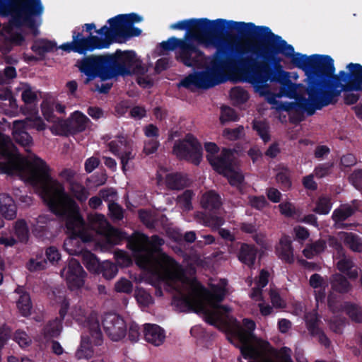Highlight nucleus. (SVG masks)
Returning <instances> with one entry per match:
<instances>
[{
	"mask_svg": "<svg viewBox=\"0 0 362 362\" xmlns=\"http://www.w3.org/2000/svg\"><path fill=\"white\" fill-rule=\"evenodd\" d=\"M139 218L141 222L149 229H155L156 225V218L149 211L140 209L139 211Z\"/></svg>",
	"mask_w": 362,
	"mask_h": 362,
	"instance_id": "57",
	"label": "nucleus"
},
{
	"mask_svg": "<svg viewBox=\"0 0 362 362\" xmlns=\"http://www.w3.org/2000/svg\"><path fill=\"white\" fill-rule=\"evenodd\" d=\"M185 38L180 39L176 37H170L166 41L160 43V48L164 51L178 52L183 45Z\"/></svg>",
	"mask_w": 362,
	"mask_h": 362,
	"instance_id": "52",
	"label": "nucleus"
},
{
	"mask_svg": "<svg viewBox=\"0 0 362 362\" xmlns=\"http://www.w3.org/2000/svg\"><path fill=\"white\" fill-rule=\"evenodd\" d=\"M228 25V34L231 40L245 52L244 54L251 53L257 59L274 54L284 57L290 49V44L274 33L269 27L231 20H229Z\"/></svg>",
	"mask_w": 362,
	"mask_h": 362,
	"instance_id": "3",
	"label": "nucleus"
},
{
	"mask_svg": "<svg viewBox=\"0 0 362 362\" xmlns=\"http://www.w3.org/2000/svg\"><path fill=\"white\" fill-rule=\"evenodd\" d=\"M209 47L216 48L209 67L189 74L180 81V86L187 89L192 86L208 89L224 82L226 71L238 69L237 57L244 55L245 52L231 40L230 36L218 40L215 44H209Z\"/></svg>",
	"mask_w": 362,
	"mask_h": 362,
	"instance_id": "2",
	"label": "nucleus"
},
{
	"mask_svg": "<svg viewBox=\"0 0 362 362\" xmlns=\"http://www.w3.org/2000/svg\"><path fill=\"white\" fill-rule=\"evenodd\" d=\"M13 230L17 240L26 244L29 240L30 231L28 223L25 219L20 218L13 223Z\"/></svg>",
	"mask_w": 362,
	"mask_h": 362,
	"instance_id": "36",
	"label": "nucleus"
},
{
	"mask_svg": "<svg viewBox=\"0 0 362 362\" xmlns=\"http://www.w3.org/2000/svg\"><path fill=\"white\" fill-rule=\"evenodd\" d=\"M13 340L22 348L28 346L31 343V339L27 333L20 329L15 332Z\"/></svg>",
	"mask_w": 362,
	"mask_h": 362,
	"instance_id": "63",
	"label": "nucleus"
},
{
	"mask_svg": "<svg viewBox=\"0 0 362 362\" xmlns=\"http://www.w3.org/2000/svg\"><path fill=\"white\" fill-rule=\"evenodd\" d=\"M61 274L65 277L68 288L71 291L83 287L87 276L80 262L74 258H71L67 267L61 271Z\"/></svg>",
	"mask_w": 362,
	"mask_h": 362,
	"instance_id": "15",
	"label": "nucleus"
},
{
	"mask_svg": "<svg viewBox=\"0 0 362 362\" xmlns=\"http://www.w3.org/2000/svg\"><path fill=\"white\" fill-rule=\"evenodd\" d=\"M247 342H242L243 345L240 348V352L245 359L257 361L260 357V352L257 349Z\"/></svg>",
	"mask_w": 362,
	"mask_h": 362,
	"instance_id": "55",
	"label": "nucleus"
},
{
	"mask_svg": "<svg viewBox=\"0 0 362 362\" xmlns=\"http://www.w3.org/2000/svg\"><path fill=\"white\" fill-rule=\"evenodd\" d=\"M319 319L316 314L308 313L305 315V324L310 334H316V332L321 329L318 325Z\"/></svg>",
	"mask_w": 362,
	"mask_h": 362,
	"instance_id": "61",
	"label": "nucleus"
},
{
	"mask_svg": "<svg viewBox=\"0 0 362 362\" xmlns=\"http://www.w3.org/2000/svg\"><path fill=\"white\" fill-rule=\"evenodd\" d=\"M52 220L47 215H40L36 218V223L33 227V233L37 238L45 240L53 237L51 230Z\"/></svg>",
	"mask_w": 362,
	"mask_h": 362,
	"instance_id": "22",
	"label": "nucleus"
},
{
	"mask_svg": "<svg viewBox=\"0 0 362 362\" xmlns=\"http://www.w3.org/2000/svg\"><path fill=\"white\" fill-rule=\"evenodd\" d=\"M357 210V207L351 206L348 204H341L339 207L334 210L332 219L335 225L341 224L349 217L353 216Z\"/></svg>",
	"mask_w": 362,
	"mask_h": 362,
	"instance_id": "32",
	"label": "nucleus"
},
{
	"mask_svg": "<svg viewBox=\"0 0 362 362\" xmlns=\"http://www.w3.org/2000/svg\"><path fill=\"white\" fill-rule=\"evenodd\" d=\"M144 335L147 342L155 346L163 344L165 337L164 330L156 324H145Z\"/></svg>",
	"mask_w": 362,
	"mask_h": 362,
	"instance_id": "23",
	"label": "nucleus"
},
{
	"mask_svg": "<svg viewBox=\"0 0 362 362\" xmlns=\"http://www.w3.org/2000/svg\"><path fill=\"white\" fill-rule=\"evenodd\" d=\"M117 55L122 59L129 58L128 62H124V64H122L127 69V74H119V76H130L133 74L144 75L146 72L147 69L143 66L141 61L136 59V54L134 51H121L117 49Z\"/></svg>",
	"mask_w": 362,
	"mask_h": 362,
	"instance_id": "21",
	"label": "nucleus"
},
{
	"mask_svg": "<svg viewBox=\"0 0 362 362\" xmlns=\"http://www.w3.org/2000/svg\"><path fill=\"white\" fill-rule=\"evenodd\" d=\"M71 33L72 40L63 43L59 47V49L67 53L74 52L83 55L91 52L88 37L83 35L80 27H76Z\"/></svg>",
	"mask_w": 362,
	"mask_h": 362,
	"instance_id": "18",
	"label": "nucleus"
},
{
	"mask_svg": "<svg viewBox=\"0 0 362 362\" xmlns=\"http://www.w3.org/2000/svg\"><path fill=\"white\" fill-rule=\"evenodd\" d=\"M276 179L283 191H287L291 188L292 182L290 171L288 168H284L279 172L276 175Z\"/></svg>",
	"mask_w": 362,
	"mask_h": 362,
	"instance_id": "54",
	"label": "nucleus"
},
{
	"mask_svg": "<svg viewBox=\"0 0 362 362\" xmlns=\"http://www.w3.org/2000/svg\"><path fill=\"white\" fill-rule=\"evenodd\" d=\"M109 216L113 221H121L124 217L122 207L115 202L108 204Z\"/></svg>",
	"mask_w": 362,
	"mask_h": 362,
	"instance_id": "60",
	"label": "nucleus"
},
{
	"mask_svg": "<svg viewBox=\"0 0 362 362\" xmlns=\"http://www.w3.org/2000/svg\"><path fill=\"white\" fill-rule=\"evenodd\" d=\"M17 208L13 198L8 194H0V213L7 220L16 217Z\"/></svg>",
	"mask_w": 362,
	"mask_h": 362,
	"instance_id": "28",
	"label": "nucleus"
},
{
	"mask_svg": "<svg viewBox=\"0 0 362 362\" xmlns=\"http://www.w3.org/2000/svg\"><path fill=\"white\" fill-rule=\"evenodd\" d=\"M87 326L92 342L95 346L101 345L103 341V337L99 320L96 317L91 316L87 320Z\"/></svg>",
	"mask_w": 362,
	"mask_h": 362,
	"instance_id": "34",
	"label": "nucleus"
},
{
	"mask_svg": "<svg viewBox=\"0 0 362 362\" xmlns=\"http://www.w3.org/2000/svg\"><path fill=\"white\" fill-rule=\"evenodd\" d=\"M341 93V89L329 90L318 88L312 93L310 86H308V99L300 96L296 98L295 102L281 103L280 108L286 112L300 110L306 112L308 115H313L316 110H321L329 105H335Z\"/></svg>",
	"mask_w": 362,
	"mask_h": 362,
	"instance_id": "10",
	"label": "nucleus"
},
{
	"mask_svg": "<svg viewBox=\"0 0 362 362\" xmlns=\"http://www.w3.org/2000/svg\"><path fill=\"white\" fill-rule=\"evenodd\" d=\"M16 292L20 294L16 301V306L22 316L28 317L31 314L33 304L29 293L23 291L22 288H17Z\"/></svg>",
	"mask_w": 362,
	"mask_h": 362,
	"instance_id": "33",
	"label": "nucleus"
},
{
	"mask_svg": "<svg viewBox=\"0 0 362 362\" xmlns=\"http://www.w3.org/2000/svg\"><path fill=\"white\" fill-rule=\"evenodd\" d=\"M200 204L205 212L209 214L210 222L216 226H220L223 221L217 216L222 205L220 195L214 190L204 193L201 197Z\"/></svg>",
	"mask_w": 362,
	"mask_h": 362,
	"instance_id": "16",
	"label": "nucleus"
},
{
	"mask_svg": "<svg viewBox=\"0 0 362 362\" xmlns=\"http://www.w3.org/2000/svg\"><path fill=\"white\" fill-rule=\"evenodd\" d=\"M332 207L331 198L327 195H322L317 199L315 206L313 211L320 215H327L330 212Z\"/></svg>",
	"mask_w": 362,
	"mask_h": 362,
	"instance_id": "43",
	"label": "nucleus"
},
{
	"mask_svg": "<svg viewBox=\"0 0 362 362\" xmlns=\"http://www.w3.org/2000/svg\"><path fill=\"white\" fill-rule=\"evenodd\" d=\"M44 6L41 0H0V16L10 17L4 30L9 33L13 28H27L34 36L40 34Z\"/></svg>",
	"mask_w": 362,
	"mask_h": 362,
	"instance_id": "5",
	"label": "nucleus"
},
{
	"mask_svg": "<svg viewBox=\"0 0 362 362\" xmlns=\"http://www.w3.org/2000/svg\"><path fill=\"white\" fill-rule=\"evenodd\" d=\"M165 183L170 189L180 190L189 186V181L186 175L175 173L166 175Z\"/></svg>",
	"mask_w": 362,
	"mask_h": 362,
	"instance_id": "30",
	"label": "nucleus"
},
{
	"mask_svg": "<svg viewBox=\"0 0 362 362\" xmlns=\"http://www.w3.org/2000/svg\"><path fill=\"white\" fill-rule=\"evenodd\" d=\"M330 284L332 290L341 293H347L351 288V284L347 279L338 273L331 276Z\"/></svg>",
	"mask_w": 362,
	"mask_h": 362,
	"instance_id": "38",
	"label": "nucleus"
},
{
	"mask_svg": "<svg viewBox=\"0 0 362 362\" xmlns=\"http://www.w3.org/2000/svg\"><path fill=\"white\" fill-rule=\"evenodd\" d=\"M12 136L13 140L22 146H29L33 143V138L25 131V123L22 121L13 122Z\"/></svg>",
	"mask_w": 362,
	"mask_h": 362,
	"instance_id": "26",
	"label": "nucleus"
},
{
	"mask_svg": "<svg viewBox=\"0 0 362 362\" xmlns=\"http://www.w3.org/2000/svg\"><path fill=\"white\" fill-rule=\"evenodd\" d=\"M221 123L226 122H235L238 119V115L234 109L228 107L223 106L221 108V115L220 117Z\"/></svg>",
	"mask_w": 362,
	"mask_h": 362,
	"instance_id": "64",
	"label": "nucleus"
},
{
	"mask_svg": "<svg viewBox=\"0 0 362 362\" xmlns=\"http://www.w3.org/2000/svg\"><path fill=\"white\" fill-rule=\"evenodd\" d=\"M141 34V30L134 25L119 26V40L125 42L132 37H138Z\"/></svg>",
	"mask_w": 362,
	"mask_h": 362,
	"instance_id": "45",
	"label": "nucleus"
},
{
	"mask_svg": "<svg viewBox=\"0 0 362 362\" xmlns=\"http://www.w3.org/2000/svg\"><path fill=\"white\" fill-rule=\"evenodd\" d=\"M173 153L179 160H185L198 165L202 158V147L195 137L191 134H187L185 139L175 142Z\"/></svg>",
	"mask_w": 362,
	"mask_h": 362,
	"instance_id": "12",
	"label": "nucleus"
},
{
	"mask_svg": "<svg viewBox=\"0 0 362 362\" xmlns=\"http://www.w3.org/2000/svg\"><path fill=\"white\" fill-rule=\"evenodd\" d=\"M47 259L42 256L38 257L35 259L31 258L27 263V269L31 272H37L45 269L47 267Z\"/></svg>",
	"mask_w": 362,
	"mask_h": 362,
	"instance_id": "59",
	"label": "nucleus"
},
{
	"mask_svg": "<svg viewBox=\"0 0 362 362\" xmlns=\"http://www.w3.org/2000/svg\"><path fill=\"white\" fill-rule=\"evenodd\" d=\"M198 303H201L189 296L173 298V304L180 312H195L196 310H194V306L195 305L198 306Z\"/></svg>",
	"mask_w": 362,
	"mask_h": 362,
	"instance_id": "40",
	"label": "nucleus"
},
{
	"mask_svg": "<svg viewBox=\"0 0 362 362\" xmlns=\"http://www.w3.org/2000/svg\"><path fill=\"white\" fill-rule=\"evenodd\" d=\"M206 159L213 169L220 175H226L234 167L233 151L223 148L218 156H207Z\"/></svg>",
	"mask_w": 362,
	"mask_h": 362,
	"instance_id": "20",
	"label": "nucleus"
},
{
	"mask_svg": "<svg viewBox=\"0 0 362 362\" xmlns=\"http://www.w3.org/2000/svg\"><path fill=\"white\" fill-rule=\"evenodd\" d=\"M93 350L91 342L88 338L82 337L79 348L77 349L75 356L78 359H88L92 357Z\"/></svg>",
	"mask_w": 362,
	"mask_h": 362,
	"instance_id": "46",
	"label": "nucleus"
},
{
	"mask_svg": "<svg viewBox=\"0 0 362 362\" xmlns=\"http://www.w3.org/2000/svg\"><path fill=\"white\" fill-rule=\"evenodd\" d=\"M83 264L90 272L97 274L101 267L102 262H100L95 254L88 252L83 257Z\"/></svg>",
	"mask_w": 362,
	"mask_h": 362,
	"instance_id": "49",
	"label": "nucleus"
},
{
	"mask_svg": "<svg viewBox=\"0 0 362 362\" xmlns=\"http://www.w3.org/2000/svg\"><path fill=\"white\" fill-rule=\"evenodd\" d=\"M117 18L115 17L110 18L107 21L110 26L105 25L102 26L100 29L95 30V33L100 35L101 37H104L103 38H108L109 42H110V45L113 42H117L121 44V41L119 40V25Z\"/></svg>",
	"mask_w": 362,
	"mask_h": 362,
	"instance_id": "24",
	"label": "nucleus"
},
{
	"mask_svg": "<svg viewBox=\"0 0 362 362\" xmlns=\"http://www.w3.org/2000/svg\"><path fill=\"white\" fill-rule=\"evenodd\" d=\"M195 313L204 314L205 322L210 325H216L219 319V313L217 310H209L202 303H198V308L195 310Z\"/></svg>",
	"mask_w": 362,
	"mask_h": 362,
	"instance_id": "48",
	"label": "nucleus"
},
{
	"mask_svg": "<svg viewBox=\"0 0 362 362\" xmlns=\"http://www.w3.org/2000/svg\"><path fill=\"white\" fill-rule=\"evenodd\" d=\"M110 151L117 156L121 161L122 169L126 171V166L130 160L134 158L132 153L131 142L123 135L117 136L116 139L111 141L107 144Z\"/></svg>",
	"mask_w": 362,
	"mask_h": 362,
	"instance_id": "17",
	"label": "nucleus"
},
{
	"mask_svg": "<svg viewBox=\"0 0 362 362\" xmlns=\"http://www.w3.org/2000/svg\"><path fill=\"white\" fill-rule=\"evenodd\" d=\"M348 71L343 76L344 91H362V65L358 63H349L346 66Z\"/></svg>",
	"mask_w": 362,
	"mask_h": 362,
	"instance_id": "19",
	"label": "nucleus"
},
{
	"mask_svg": "<svg viewBox=\"0 0 362 362\" xmlns=\"http://www.w3.org/2000/svg\"><path fill=\"white\" fill-rule=\"evenodd\" d=\"M276 252L278 257L285 263L291 264L294 262L293 248L288 237L281 238L279 246L276 247Z\"/></svg>",
	"mask_w": 362,
	"mask_h": 362,
	"instance_id": "27",
	"label": "nucleus"
},
{
	"mask_svg": "<svg viewBox=\"0 0 362 362\" xmlns=\"http://www.w3.org/2000/svg\"><path fill=\"white\" fill-rule=\"evenodd\" d=\"M229 20L206 18H190L177 21L170 25L171 30H187L185 38H192L206 47L209 44L230 36L227 33Z\"/></svg>",
	"mask_w": 362,
	"mask_h": 362,
	"instance_id": "7",
	"label": "nucleus"
},
{
	"mask_svg": "<svg viewBox=\"0 0 362 362\" xmlns=\"http://www.w3.org/2000/svg\"><path fill=\"white\" fill-rule=\"evenodd\" d=\"M343 242L352 252H362V238L352 232H342Z\"/></svg>",
	"mask_w": 362,
	"mask_h": 362,
	"instance_id": "37",
	"label": "nucleus"
},
{
	"mask_svg": "<svg viewBox=\"0 0 362 362\" xmlns=\"http://www.w3.org/2000/svg\"><path fill=\"white\" fill-rule=\"evenodd\" d=\"M129 58L122 59L117 55V51L113 54L86 56L77 62V66L81 73L86 76L85 84L99 77L102 81H106L119 76V74H127L124 62H128Z\"/></svg>",
	"mask_w": 362,
	"mask_h": 362,
	"instance_id": "8",
	"label": "nucleus"
},
{
	"mask_svg": "<svg viewBox=\"0 0 362 362\" xmlns=\"http://www.w3.org/2000/svg\"><path fill=\"white\" fill-rule=\"evenodd\" d=\"M164 243V240L158 235H153L149 239L144 233L134 232L128 238L127 246L136 257L137 264L146 267L151 264V256L144 253L146 252V245H150L153 252L159 253L158 261L160 265L166 270H173L178 267V263L175 259L161 252L160 247Z\"/></svg>",
	"mask_w": 362,
	"mask_h": 362,
	"instance_id": "9",
	"label": "nucleus"
},
{
	"mask_svg": "<svg viewBox=\"0 0 362 362\" xmlns=\"http://www.w3.org/2000/svg\"><path fill=\"white\" fill-rule=\"evenodd\" d=\"M57 47V43L47 39H40L34 42L31 49L39 56H44L45 53L52 52Z\"/></svg>",
	"mask_w": 362,
	"mask_h": 362,
	"instance_id": "42",
	"label": "nucleus"
},
{
	"mask_svg": "<svg viewBox=\"0 0 362 362\" xmlns=\"http://www.w3.org/2000/svg\"><path fill=\"white\" fill-rule=\"evenodd\" d=\"M133 289V284L126 278H121L115 285V290L118 293H130Z\"/></svg>",
	"mask_w": 362,
	"mask_h": 362,
	"instance_id": "62",
	"label": "nucleus"
},
{
	"mask_svg": "<svg viewBox=\"0 0 362 362\" xmlns=\"http://www.w3.org/2000/svg\"><path fill=\"white\" fill-rule=\"evenodd\" d=\"M102 325L107 336L114 341H119L127 335V325L124 319L114 313H106Z\"/></svg>",
	"mask_w": 362,
	"mask_h": 362,
	"instance_id": "14",
	"label": "nucleus"
},
{
	"mask_svg": "<svg viewBox=\"0 0 362 362\" xmlns=\"http://www.w3.org/2000/svg\"><path fill=\"white\" fill-rule=\"evenodd\" d=\"M62 331V322L59 317L49 320L43 327L41 334L46 341L57 338Z\"/></svg>",
	"mask_w": 362,
	"mask_h": 362,
	"instance_id": "29",
	"label": "nucleus"
},
{
	"mask_svg": "<svg viewBox=\"0 0 362 362\" xmlns=\"http://www.w3.org/2000/svg\"><path fill=\"white\" fill-rule=\"evenodd\" d=\"M337 267L339 272L346 274L351 279H356L358 276V267L355 265L351 258L344 255L337 262Z\"/></svg>",
	"mask_w": 362,
	"mask_h": 362,
	"instance_id": "31",
	"label": "nucleus"
},
{
	"mask_svg": "<svg viewBox=\"0 0 362 362\" xmlns=\"http://www.w3.org/2000/svg\"><path fill=\"white\" fill-rule=\"evenodd\" d=\"M252 129L257 132V134L263 140L264 143L268 142L270 139L268 125L262 121H254L252 123Z\"/></svg>",
	"mask_w": 362,
	"mask_h": 362,
	"instance_id": "56",
	"label": "nucleus"
},
{
	"mask_svg": "<svg viewBox=\"0 0 362 362\" xmlns=\"http://www.w3.org/2000/svg\"><path fill=\"white\" fill-rule=\"evenodd\" d=\"M192 38H185V40L178 52H175L176 60L187 67H201L205 61L206 56L192 40Z\"/></svg>",
	"mask_w": 362,
	"mask_h": 362,
	"instance_id": "13",
	"label": "nucleus"
},
{
	"mask_svg": "<svg viewBox=\"0 0 362 362\" xmlns=\"http://www.w3.org/2000/svg\"><path fill=\"white\" fill-rule=\"evenodd\" d=\"M115 18L119 26L134 25L135 23H139L142 21V17L135 13L119 14Z\"/></svg>",
	"mask_w": 362,
	"mask_h": 362,
	"instance_id": "53",
	"label": "nucleus"
},
{
	"mask_svg": "<svg viewBox=\"0 0 362 362\" xmlns=\"http://www.w3.org/2000/svg\"><path fill=\"white\" fill-rule=\"evenodd\" d=\"M344 310L346 315L350 317V319L356 322L361 323L362 322V308L361 307L354 304V303H346L344 306Z\"/></svg>",
	"mask_w": 362,
	"mask_h": 362,
	"instance_id": "51",
	"label": "nucleus"
},
{
	"mask_svg": "<svg viewBox=\"0 0 362 362\" xmlns=\"http://www.w3.org/2000/svg\"><path fill=\"white\" fill-rule=\"evenodd\" d=\"M69 190L73 197L81 204L85 203L90 195L89 191L82 184L78 182H71Z\"/></svg>",
	"mask_w": 362,
	"mask_h": 362,
	"instance_id": "41",
	"label": "nucleus"
},
{
	"mask_svg": "<svg viewBox=\"0 0 362 362\" xmlns=\"http://www.w3.org/2000/svg\"><path fill=\"white\" fill-rule=\"evenodd\" d=\"M13 146L11 138L0 134V173L13 175L23 170L19 155L11 151Z\"/></svg>",
	"mask_w": 362,
	"mask_h": 362,
	"instance_id": "11",
	"label": "nucleus"
},
{
	"mask_svg": "<svg viewBox=\"0 0 362 362\" xmlns=\"http://www.w3.org/2000/svg\"><path fill=\"white\" fill-rule=\"evenodd\" d=\"M50 168L46 162L36 156L30 163L28 181L37 189L50 211L64 221L67 230L73 235L66 240L64 246L73 255L77 251L66 247L69 244L78 242L80 238L83 242H88L90 237L81 231L85 221L81 214L80 207L73 197L65 192L64 187L50 175Z\"/></svg>",
	"mask_w": 362,
	"mask_h": 362,
	"instance_id": "1",
	"label": "nucleus"
},
{
	"mask_svg": "<svg viewBox=\"0 0 362 362\" xmlns=\"http://www.w3.org/2000/svg\"><path fill=\"white\" fill-rule=\"evenodd\" d=\"M90 119L80 111H75L71 115L70 127L74 133H80L86 130L90 123Z\"/></svg>",
	"mask_w": 362,
	"mask_h": 362,
	"instance_id": "35",
	"label": "nucleus"
},
{
	"mask_svg": "<svg viewBox=\"0 0 362 362\" xmlns=\"http://www.w3.org/2000/svg\"><path fill=\"white\" fill-rule=\"evenodd\" d=\"M334 165V163L333 161L318 164L314 169L315 175L319 179L328 176L331 174Z\"/></svg>",
	"mask_w": 362,
	"mask_h": 362,
	"instance_id": "58",
	"label": "nucleus"
},
{
	"mask_svg": "<svg viewBox=\"0 0 362 362\" xmlns=\"http://www.w3.org/2000/svg\"><path fill=\"white\" fill-rule=\"evenodd\" d=\"M289 73L282 76L281 79H275L270 83L281 85V92L288 98H293L296 93V85L289 78Z\"/></svg>",
	"mask_w": 362,
	"mask_h": 362,
	"instance_id": "39",
	"label": "nucleus"
},
{
	"mask_svg": "<svg viewBox=\"0 0 362 362\" xmlns=\"http://www.w3.org/2000/svg\"><path fill=\"white\" fill-rule=\"evenodd\" d=\"M289 50L284 54L290 59L291 64L303 70L308 77V86L313 93L317 88L329 90H339L343 86V76L345 71H339L335 74L334 59L329 55L312 54L307 56L295 52L294 47L290 45Z\"/></svg>",
	"mask_w": 362,
	"mask_h": 362,
	"instance_id": "4",
	"label": "nucleus"
},
{
	"mask_svg": "<svg viewBox=\"0 0 362 362\" xmlns=\"http://www.w3.org/2000/svg\"><path fill=\"white\" fill-rule=\"evenodd\" d=\"M118 272L117 266L110 261L102 262L101 267L97 274H101L102 276L107 279L110 280L117 275Z\"/></svg>",
	"mask_w": 362,
	"mask_h": 362,
	"instance_id": "47",
	"label": "nucleus"
},
{
	"mask_svg": "<svg viewBox=\"0 0 362 362\" xmlns=\"http://www.w3.org/2000/svg\"><path fill=\"white\" fill-rule=\"evenodd\" d=\"M244 329H240L238 332V336L241 342H247L253 335V331L256 328L255 322L250 319L245 318L243 320Z\"/></svg>",
	"mask_w": 362,
	"mask_h": 362,
	"instance_id": "44",
	"label": "nucleus"
},
{
	"mask_svg": "<svg viewBox=\"0 0 362 362\" xmlns=\"http://www.w3.org/2000/svg\"><path fill=\"white\" fill-rule=\"evenodd\" d=\"M258 249L255 245L243 243L238 252V257L240 262L252 268L255 264Z\"/></svg>",
	"mask_w": 362,
	"mask_h": 362,
	"instance_id": "25",
	"label": "nucleus"
},
{
	"mask_svg": "<svg viewBox=\"0 0 362 362\" xmlns=\"http://www.w3.org/2000/svg\"><path fill=\"white\" fill-rule=\"evenodd\" d=\"M279 54L269 55L259 62L252 56L237 57L238 69L245 81L257 87H262L275 79H281L288 72L284 70Z\"/></svg>",
	"mask_w": 362,
	"mask_h": 362,
	"instance_id": "6",
	"label": "nucleus"
},
{
	"mask_svg": "<svg viewBox=\"0 0 362 362\" xmlns=\"http://www.w3.org/2000/svg\"><path fill=\"white\" fill-rule=\"evenodd\" d=\"M87 37L91 52L95 49L108 48L110 46V42H109L108 38H103L98 35H93V33H90V35H88Z\"/></svg>",
	"mask_w": 362,
	"mask_h": 362,
	"instance_id": "50",
	"label": "nucleus"
}]
</instances>
